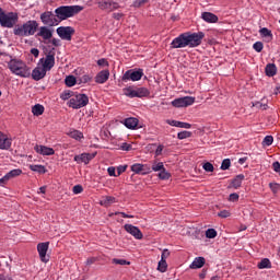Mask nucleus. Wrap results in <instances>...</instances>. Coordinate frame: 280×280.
<instances>
[{"mask_svg":"<svg viewBox=\"0 0 280 280\" xmlns=\"http://www.w3.org/2000/svg\"><path fill=\"white\" fill-rule=\"evenodd\" d=\"M89 104V96L86 94H77L68 101L69 108L80 109Z\"/></svg>","mask_w":280,"mask_h":280,"instance_id":"423d86ee","label":"nucleus"},{"mask_svg":"<svg viewBox=\"0 0 280 280\" xmlns=\"http://www.w3.org/2000/svg\"><path fill=\"white\" fill-rule=\"evenodd\" d=\"M124 124L126 126V128H128L129 130H135V128H137L139 126V119L135 118V117H130L124 120Z\"/></svg>","mask_w":280,"mask_h":280,"instance_id":"4be33fe9","label":"nucleus"},{"mask_svg":"<svg viewBox=\"0 0 280 280\" xmlns=\"http://www.w3.org/2000/svg\"><path fill=\"white\" fill-rule=\"evenodd\" d=\"M19 23V14L14 12H8L3 11V9L0 8V25L1 27H8L12 28Z\"/></svg>","mask_w":280,"mask_h":280,"instance_id":"20e7f679","label":"nucleus"},{"mask_svg":"<svg viewBox=\"0 0 280 280\" xmlns=\"http://www.w3.org/2000/svg\"><path fill=\"white\" fill-rule=\"evenodd\" d=\"M34 150L35 152H37V154H42V156H54V154H56V151L52 148L45 145L36 144L34 147Z\"/></svg>","mask_w":280,"mask_h":280,"instance_id":"f3484780","label":"nucleus"},{"mask_svg":"<svg viewBox=\"0 0 280 280\" xmlns=\"http://www.w3.org/2000/svg\"><path fill=\"white\" fill-rule=\"evenodd\" d=\"M205 34L202 32L190 33L186 32L174 38L171 43L173 49H183L185 47H198L202 45Z\"/></svg>","mask_w":280,"mask_h":280,"instance_id":"f257e3e1","label":"nucleus"},{"mask_svg":"<svg viewBox=\"0 0 280 280\" xmlns=\"http://www.w3.org/2000/svg\"><path fill=\"white\" fill-rule=\"evenodd\" d=\"M126 170H128V165H120L117 167V176H121V174H124V172H126Z\"/></svg>","mask_w":280,"mask_h":280,"instance_id":"864d4df0","label":"nucleus"},{"mask_svg":"<svg viewBox=\"0 0 280 280\" xmlns=\"http://www.w3.org/2000/svg\"><path fill=\"white\" fill-rule=\"evenodd\" d=\"M158 176L160 180H170V178L172 177L170 172H167V170L165 168L163 171H160Z\"/></svg>","mask_w":280,"mask_h":280,"instance_id":"72a5a7b5","label":"nucleus"},{"mask_svg":"<svg viewBox=\"0 0 280 280\" xmlns=\"http://www.w3.org/2000/svg\"><path fill=\"white\" fill-rule=\"evenodd\" d=\"M230 202H237V200H240V195L237 194H231L229 197Z\"/></svg>","mask_w":280,"mask_h":280,"instance_id":"bf43d9fd","label":"nucleus"},{"mask_svg":"<svg viewBox=\"0 0 280 280\" xmlns=\"http://www.w3.org/2000/svg\"><path fill=\"white\" fill-rule=\"evenodd\" d=\"M202 266H205V257H197L190 264L191 270H198V268H202Z\"/></svg>","mask_w":280,"mask_h":280,"instance_id":"a878e982","label":"nucleus"},{"mask_svg":"<svg viewBox=\"0 0 280 280\" xmlns=\"http://www.w3.org/2000/svg\"><path fill=\"white\" fill-rule=\"evenodd\" d=\"M124 95L126 97H148L150 95V90L148 88H135V86H128L122 89Z\"/></svg>","mask_w":280,"mask_h":280,"instance_id":"39448f33","label":"nucleus"},{"mask_svg":"<svg viewBox=\"0 0 280 280\" xmlns=\"http://www.w3.org/2000/svg\"><path fill=\"white\" fill-rule=\"evenodd\" d=\"M269 187H270L272 194H279V191H280V184L270 183Z\"/></svg>","mask_w":280,"mask_h":280,"instance_id":"79ce46f5","label":"nucleus"},{"mask_svg":"<svg viewBox=\"0 0 280 280\" xmlns=\"http://www.w3.org/2000/svg\"><path fill=\"white\" fill-rule=\"evenodd\" d=\"M32 113L35 117H40V115H43V113H45V106H43L40 104H36L32 107Z\"/></svg>","mask_w":280,"mask_h":280,"instance_id":"bb28decb","label":"nucleus"},{"mask_svg":"<svg viewBox=\"0 0 280 280\" xmlns=\"http://www.w3.org/2000/svg\"><path fill=\"white\" fill-rule=\"evenodd\" d=\"M51 45H54V47H60L61 42L58 38H52L51 39Z\"/></svg>","mask_w":280,"mask_h":280,"instance_id":"052dcab7","label":"nucleus"},{"mask_svg":"<svg viewBox=\"0 0 280 280\" xmlns=\"http://www.w3.org/2000/svg\"><path fill=\"white\" fill-rule=\"evenodd\" d=\"M116 199L113 196H105L100 200V205L102 207H110V205H115Z\"/></svg>","mask_w":280,"mask_h":280,"instance_id":"393cba45","label":"nucleus"},{"mask_svg":"<svg viewBox=\"0 0 280 280\" xmlns=\"http://www.w3.org/2000/svg\"><path fill=\"white\" fill-rule=\"evenodd\" d=\"M166 124H168V126H174L175 128H177L178 126V120H172V119H167Z\"/></svg>","mask_w":280,"mask_h":280,"instance_id":"680f3d73","label":"nucleus"},{"mask_svg":"<svg viewBox=\"0 0 280 280\" xmlns=\"http://www.w3.org/2000/svg\"><path fill=\"white\" fill-rule=\"evenodd\" d=\"M148 3V0H135L133 8H141Z\"/></svg>","mask_w":280,"mask_h":280,"instance_id":"09e8293b","label":"nucleus"},{"mask_svg":"<svg viewBox=\"0 0 280 280\" xmlns=\"http://www.w3.org/2000/svg\"><path fill=\"white\" fill-rule=\"evenodd\" d=\"M206 237H208V240H215V237H218V232L215 229H208L206 231Z\"/></svg>","mask_w":280,"mask_h":280,"instance_id":"f704fd0d","label":"nucleus"},{"mask_svg":"<svg viewBox=\"0 0 280 280\" xmlns=\"http://www.w3.org/2000/svg\"><path fill=\"white\" fill-rule=\"evenodd\" d=\"M202 167L205 172H213L214 170L213 164H211V162H206Z\"/></svg>","mask_w":280,"mask_h":280,"instance_id":"49530a36","label":"nucleus"},{"mask_svg":"<svg viewBox=\"0 0 280 280\" xmlns=\"http://www.w3.org/2000/svg\"><path fill=\"white\" fill-rule=\"evenodd\" d=\"M31 54L35 57L38 58V55L40 54V51L37 48H32L31 49Z\"/></svg>","mask_w":280,"mask_h":280,"instance_id":"0e129e2a","label":"nucleus"},{"mask_svg":"<svg viewBox=\"0 0 280 280\" xmlns=\"http://www.w3.org/2000/svg\"><path fill=\"white\" fill-rule=\"evenodd\" d=\"M201 19L206 21V23H218L219 19L218 15L211 13V12H203L201 14Z\"/></svg>","mask_w":280,"mask_h":280,"instance_id":"b1692460","label":"nucleus"},{"mask_svg":"<svg viewBox=\"0 0 280 280\" xmlns=\"http://www.w3.org/2000/svg\"><path fill=\"white\" fill-rule=\"evenodd\" d=\"M125 231L129 233V235H132L136 240H143V233L139 228L132 225V224H125L124 226Z\"/></svg>","mask_w":280,"mask_h":280,"instance_id":"2eb2a0df","label":"nucleus"},{"mask_svg":"<svg viewBox=\"0 0 280 280\" xmlns=\"http://www.w3.org/2000/svg\"><path fill=\"white\" fill-rule=\"evenodd\" d=\"M164 149H165V147L163 144L158 145V148L155 150V156H161V154H163Z\"/></svg>","mask_w":280,"mask_h":280,"instance_id":"13d9d810","label":"nucleus"},{"mask_svg":"<svg viewBox=\"0 0 280 280\" xmlns=\"http://www.w3.org/2000/svg\"><path fill=\"white\" fill-rule=\"evenodd\" d=\"M131 172L145 176V174L152 173V168L148 164L136 163L131 165Z\"/></svg>","mask_w":280,"mask_h":280,"instance_id":"ddd939ff","label":"nucleus"},{"mask_svg":"<svg viewBox=\"0 0 280 280\" xmlns=\"http://www.w3.org/2000/svg\"><path fill=\"white\" fill-rule=\"evenodd\" d=\"M65 82H66V84H67L68 86H75L77 80H75V77H73V75H68V77L66 78Z\"/></svg>","mask_w":280,"mask_h":280,"instance_id":"58836bf2","label":"nucleus"},{"mask_svg":"<svg viewBox=\"0 0 280 280\" xmlns=\"http://www.w3.org/2000/svg\"><path fill=\"white\" fill-rule=\"evenodd\" d=\"M112 261H113V264H116L118 266H130V261H128L126 259L114 258Z\"/></svg>","mask_w":280,"mask_h":280,"instance_id":"ea45409f","label":"nucleus"},{"mask_svg":"<svg viewBox=\"0 0 280 280\" xmlns=\"http://www.w3.org/2000/svg\"><path fill=\"white\" fill-rule=\"evenodd\" d=\"M57 34L61 40H71L72 36L75 34V30L71 26H60L57 28Z\"/></svg>","mask_w":280,"mask_h":280,"instance_id":"1a4fd4ad","label":"nucleus"},{"mask_svg":"<svg viewBox=\"0 0 280 280\" xmlns=\"http://www.w3.org/2000/svg\"><path fill=\"white\" fill-rule=\"evenodd\" d=\"M243 180H244V175H237V176L232 180V187H234V189H240V187H242Z\"/></svg>","mask_w":280,"mask_h":280,"instance_id":"c756f323","label":"nucleus"},{"mask_svg":"<svg viewBox=\"0 0 280 280\" xmlns=\"http://www.w3.org/2000/svg\"><path fill=\"white\" fill-rule=\"evenodd\" d=\"M0 280H12L10 276H0Z\"/></svg>","mask_w":280,"mask_h":280,"instance_id":"774afa93","label":"nucleus"},{"mask_svg":"<svg viewBox=\"0 0 280 280\" xmlns=\"http://www.w3.org/2000/svg\"><path fill=\"white\" fill-rule=\"evenodd\" d=\"M218 217H219V218H231V211H229V210H221V211L218 213Z\"/></svg>","mask_w":280,"mask_h":280,"instance_id":"de8ad7c7","label":"nucleus"},{"mask_svg":"<svg viewBox=\"0 0 280 280\" xmlns=\"http://www.w3.org/2000/svg\"><path fill=\"white\" fill-rule=\"evenodd\" d=\"M98 8L105 12H115V10H119V2H115L113 0H101L98 1Z\"/></svg>","mask_w":280,"mask_h":280,"instance_id":"9d476101","label":"nucleus"},{"mask_svg":"<svg viewBox=\"0 0 280 280\" xmlns=\"http://www.w3.org/2000/svg\"><path fill=\"white\" fill-rule=\"evenodd\" d=\"M38 30V22L30 20L22 25H15L13 28L14 36H34Z\"/></svg>","mask_w":280,"mask_h":280,"instance_id":"7ed1b4c3","label":"nucleus"},{"mask_svg":"<svg viewBox=\"0 0 280 280\" xmlns=\"http://www.w3.org/2000/svg\"><path fill=\"white\" fill-rule=\"evenodd\" d=\"M21 174H23V171L21 168H14L10 171L2 178H0V185H5L8 180H12V178H16L18 176H21Z\"/></svg>","mask_w":280,"mask_h":280,"instance_id":"4468645a","label":"nucleus"},{"mask_svg":"<svg viewBox=\"0 0 280 280\" xmlns=\"http://www.w3.org/2000/svg\"><path fill=\"white\" fill-rule=\"evenodd\" d=\"M73 194H82L84 191V188H82V185H75L72 188Z\"/></svg>","mask_w":280,"mask_h":280,"instance_id":"5fc2aeb1","label":"nucleus"},{"mask_svg":"<svg viewBox=\"0 0 280 280\" xmlns=\"http://www.w3.org/2000/svg\"><path fill=\"white\" fill-rule=\"evenodd\" d=\"M107 173L109 176H118L117 174H115V167L110 166L107 168Z\"/></svg>","mask_w":280,"mask_h":280,"instance_id":"e2e57ef3","label":"nucleus"},{"mask_svg":"<svg viewBox=\"0 0 280 280\" xmlns=\"http://www.w3.org/2000/svg\"><path fill=\"white\" fill-rule=\"evenodd\" d=\"M177 128L189 129V128H191V124H189V122H183V121H178V120H177Z\"/></svg>","mask_w":280,"mask_h":280,"instance_id":"3c124183","label":"nucleus"},{"mask_svg":"<svg viewBox=\"0 0 280 280\" xmlns=\"http://www.w3.org/2000/svg\"><path fill=\"white\" fill-rule=\"evenodd\" d=\"M24 67H25V63H23V61H21V60L12 59L9 62L10 71H21V70H23Z\"/></svg>","mask_w":280,"mask_h":280,"instance_id":"412c9836","label":"nucleus"},{"mask_svg":"<svg viewBox=\"0 0 280 280\" xmlns=\"http://www.w3.org/2000/svg\"><path fill=\"white\" fill-rule=\"evenodd\" d=\"M159 272H167V260H160L158 264Z\"/></svg>","mask_w":280,"mask_h":280,"instance_id":"c9c22d12","label":"nucleus"},{"mask_svg":"<svg viewBox=\"0 0 280 280\" xmlns=\"http://www.w3.org/2000/svg\"><path fill=\"white\" fill-rule=\"evenodd\" d=\"M69 137H71V139H75V141H80V139H84V135L78 130L70 131Z\"/></svg>","mask_w":280,"mask_h":280,"instance_id":"7c9ffc66","label":"nucleus"},{"mask_svg":"<svg viewBox=\"0 0 280 280\" xmlns=\"http://www.w3.org/2000/svg\"><path fill=\"white\" fill-rule=\"evenodd\" d=\"M229 167H231V160L229 159L223 160L221 164V170H229Z\"/></svg>","mask_w":280,"mask_h":280,"instance_id":"8fccbe9b","label":"nucleus"},{"mask_svg":"<svg viewBox=\"0 0 280 280\" xmlns=\"http://www.w3.org/2000/svg\"><path fill=\"white\" fill-rule=\"evenodd\" d=\"M47 250H49V242L37 244V252L39 255L40 261L47 264L49 261V256H47Z\"/></svg>","mask_w":280,"mask_h":280,"instance_id":"f8f14e48","label":"nucleus"},{"mask_svg":"<svg viewBox=\"0 0 280 280\" xmlns=\"http://www.w3.org/2000/svg\"><path fill=\"white\" fill-rule=\"evenodd\" d=\"M50 26H40L38 32H37V36H39L40 38H43V40H49L51 39V36H54V31H51V28H49Z\"/></svg>","mask_w":280,"mask_h":280,"instance_id":"a211bd4d","label":"nucleus"},{"mask_svg":"<svg viewBox=\"0 0 280 280\" xmlns=\"http://www.w3.org/2000/svg\"><path fill=\"white\" fill-rule=\"evenodd\" d=\"M96 155L97 153H82L80 155H75L74 161L77 163H84L85 165H89V163H91Z\"/></svg>","mask_w":280,"mask_h":280,"instance_id":"dca6fc26","label":"nucleus"},{"mask_svg":"<svg viewBox=\"0 0 280 280\" xmlns=\"http://www.w3.org/2000/svg\"><path fill=\"white\" fill-rule=\"evenodd\" d=\"M259 34L262 38H267L268 42L272 40V31L268 30V27L260 28Z\"/></svg>","mask_w":280,"mask_h":280,"instance_id":"cd10ccee","label":"nucleus"},{"mask_svg":"<svg viewBox=\"0 0 280 280\" xmlns=\"http://www.w3.org/2000/svg\"><path fill=\"white\" fill-rule=\"evenodd\" d=\"M13 73H15V75H20V78H30L32 75L30 71H18Z\"/></svg>","mask_w":280,"mask_h":280,"instance_id":"a18cd8bd","label":"nucleus"},{"mask_svg":"<svg viewBox=\"0 0 280 280\" xmlns=\"http://www.w3.org/2000/svg\"><path fill=\"white\" fill-rule=\"evenodd\" d=\"M124 16V13H113V19L119 21Z\"/></svg>","mask_w":280,"mask_h":280,"instance_id":"69168bd1","label":"nucleus"},{"mask_svg":"<svg viewBox=\"0 0 280 280\" xmlns=\"http://www.w3.org/2000/svg\"><path fill=\"white\" fill-rule=\"evenodd\" d=\"M97 65L102 67V69H105V67H108V61L106 59H98Z\"/></svg>","mask_w":280,"mask_h":280,"instance_id":"6e6d98bb","label":"nucleus"},{"mask_svg":"<svg viewBox=\"0 0 280 280\" xmlns=\"http://www.w3.org/2000/svg\"><path fill=\"white\" fill-rule=\"evenodd\" d=\"M32 78L33 80H43V78H45V75H47V72L46 71H33L32 72Z\"/></svg>","mask_w":280,"mask_h":280,"instance_id":"2f4dec72","label":"nucleus"},{"mask_svg":"<svg viewBox=\"0 0 280 280\" xmlns=\"http://www.w3.org/2000/svg\"><path fill=\"white\" fill-rule=\"evenodd\" d=\"M253 49H255V51H257L258 54H260V51L264 50V43H261V42H256V43L253 45Z\"/></svg>","mask_w":280,"mask_h":280,"instance_id":"37998d69","label":"nucleus"},{"mask_svg":"<svg viewBox=\"0 0 280 280\" xmlns=\"http://www.w3.org/2000/svg\"><path fill=\"white\" fill-rule=\"evenodd\" d=\"M151 170H152L153 172H162V171L165 170V165L163 164V162H154V163L152 164Z\"/></svg>","mask_w":280,"mask_h":280,"instance_id":"473e14b6","label":"nucleus"},{"mask_svg":"<svg viewBox=\"0 0 280 280\" xmlns=\"http://www.w3.org/2000/svg\"><path fill=\"white\" fill-rule=\"evenodd\" d=\"M265 71H277V65H275V63H268V65L265 67Z\"/></svg>","mask_w":280,"mask_h":280,"instance_id":"4d7b16f0","label":"nucleus"},{"mask_svg":"<svg viewBox=\"0 0 280 280\" xmlns=\"http://www.w3.org/2000/svg\"><path fill=\"white\" fill-rule=\"evenodd\" d=\"M191 137V131H182L177 133V139L183 140V139H189Z\"/></svg>","mask_w":280,"mask_h":280,"instance_id":"a19ab883","label":"nucleus"},{"mask_svg":"<svg viewBox=\"0 0 280 280\" xmlns=\"http://www.w3.org/2000/svg\"><path fill=\"white\" fill-rule=\"evenodd\" d=\"M39 65L42 66L43 71H51L56 65V57L49 54L39 60Z\"/></svg>","mask_w":280,"mask_h":280,"instance_id":"9b49d317","label":"nucleus"},{"mask_svg":"<svg viewBox=\"0 0 280 280\" xmlns=\"http://www.w3.org/2000/svg\"><path fill=\"white\" fill-rule=\"evenodd\" d=\"M43 25L47 27H56V25H60V19H58L57 14L51 11H45L39 16Z\"/></svg>","mask_w":280,"mask_h":280,"instance_id":"0eeeda50","label":"nucleus"},{"mask_svg":"<svg viewBox=\"0 0 280 280\" xmlns=\"http://www.w3.org/2000/svg\"><path fill=\"white\" fill-rule=\"evenodd\" d=\"M28 167L32 172H37V174H47V168L43 165L31 164Z\"/></svg>","mask_w":280,"mask_h":280,"instance_id":"c85d7f7f","label":"nucleus"},{"mask_svg":"<svg viewBox=\"0 0 280 280\" xmlns=\"http://www.w3.org/2000/svg\"><path fill=\"white\" fill-rule=\"evenodd\" d=\"M168 257H170V249H163L161 255V260L166 261Z\"/></svg>","mask_w":280,"mask_h":280,"instance_id":"603ef678","label":"nucleus"},{"mask_svg":"<svg viewBox=\"0 0 280 280\" xmlns=\"http://www.w3.org/2000/svg\"><path fill=\"white\" fill-rule=\"evenodd\" d=\"M272 141H275L272 136H266L262 140V145H272Z\"/></svg>","mask_w":280,"mask_h":280,"instance_id":"c03bdc74","label":"nucleus"},{"mask_svg":"<svg viewBox=\"0 0 280 280\" xmlns=\"http://www.w3.org/2000/svg\"><path fill=\"white\" fill-rule=\"evenodd\" d=\"M196 103V97L194 96H184V97H179V98H175L174 101H172V106H174V108H187V106H192V104Z\"/></svg>","mask_w":280,"mask_h":280,"instance_id":"6e6552de","label":"nucleus"},{"mask_svg":"<svg viewBox=\"0 0 280 280\" xmlns=\"http://www.w3.org/2000/svg\"><path fill=\"white\" fill-rule=\"evenodd\" d=\"M108 78H110V73H108V71H101L95 77V82H97V84H104V82L108 81Z\"/></svg>","mask_w":280,"mask_h":280,"instance_id":"5701e85b","label":"nucleus"},{"mask_svg":"<svg viewBox=\"0 0 280 280\" xmlns=\"http://www.w3.org/2000/svg\"><path fill=\"white\" fill-rule=\"evenodd\" d=\"M258 268H259L260 270H264V268H270V259L264 258V259L258 264Z\"/></svg>","mask_w":280,"mask_h":280,"instance_id":"4c0bfd02","label":"nucleus"},{"mask_svg":"<svg viewBox=\"0 0 280 280\" xmlns=\"http://www.w3.org/2000/svg\"><path fill=\"white\" fill-rule=\"evenodd\" d=\"M10 148H12V139L0 131V150H10Z\"/></svg>","mask_w":280,"mask_h":280,"instance_id":"6ab92c4d","label":"nucleus"},{"mask_svg":"<svg viewBox=\"0 0 280 280\" xmlns=\"http://www.w3.org/2000/svg\"><path fill=\"white\" fill-rule=\"evenodd\" d=\"M84 10L81 5H61L55 10V14H57V19H59V23L62 21H67V19H71V16H75V14H80Z\"/></svg>","mask_w":280,"mask_h":280,"instance_id":"f03ea898","label":"nucleus"},{"mask_svg":"<svg viewBox=\"0 0 280 280\" xmlns=\"http://www.w3.org/2000/svg\"><path fill=\"white\" fill-rule=\"evenodd\" d=\"M71 97H73V92L69 90L60 94V100H63V102H67V100H71Z\"/></svg>","mask_w":280,"mask_h":280,"instance_id":"e433bc0d","label":"nucleus"},{"mask_svg":"<svg viewBox=\"0 0 280 280\" xmlns=\"http://www.w3.org/2000/svg\"><path fill=\"white\" fill-rule=\"evenodd\" d=\"M122 150H125L126 152L132 150V147L130 144H124L122 145Z\"/></svg>","mask_w":280,"mask_h":280,"instance_id":"338daca9","label":"nucleus"},{"mask_svg":"<svg viewBox=\"0 0 280 280\" xmlns=\"http://www.w3.org/2000/svg\"><path fill=\"white\" fill-rule=\"evenodd\" d=\"M143 78V72L141 71H133V72H126L122 75V80H131V82H139Z\"/></svg>","mask_w":280,"mask_h":280,"instance_id":"aec40b11","label":"nucleus"}]
</instances>
